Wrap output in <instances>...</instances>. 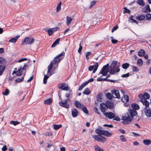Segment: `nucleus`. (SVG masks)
<instances>
[{
  "label": "nucleus",
  "mask_w": 151,
  "mask_h": 151,
  "mask_svg": "<svg viewBox=\"0 0 151 151\" xmlns=\"http://www.w3.org/2000/svg\"><path fill=\"white\" fill-rule=\"evenodd\" d=\"M52 102V99L51 98L47 99L44 101V103L47 105H50Z\"/></svg>",
  "instance_id": "a878e982"
},
{
  "label": "nucleus",
  "mask_w": 151,
  "mask_h": 151,
  "mask_svg": "<svg viewBox=\"0 0 151 151\" xmlns=\"http://www.w3.org/2000/svg\"><path fill=\"white\" fill-rule=\"evenodd\" d=\"M124 98L126 100V102H128L129 101V96L127 95H125L124 96Z\"/></svg>",
  "instance_id": "bf43d9fd"
},
{
  "label": "nucleus",
  "mask_w": 151,
  "mask_h": 151,
  "mask_svg": "<svg viewBox=\"0 0 151 151\" xmlns=\"http://www.w3.org/2000/svg\"><path fill=\"white\" fill-rule=\"evenodd\" d=\"M127 114H129V115L131 116L132 118H133L134 116L137 115V111L133 109H130L129 111V112L127 113Z\"/></svg>",
  "instance_id": "1a4fd4ad"
},
{
  "label": "nucleus",
  "mask_w": 151,
  "mask_h": 151,
  "mask_svg": "<svg viewBox=\"0 0 151 151\" xmlns=\"http://www.w3.org/2000/svg\"><path fill=\"white\" fill-rule=\"evenodd\" d=\"M146 20H150L151 19V14L148 13L146 14Z\"/></svg>",
  "instance_id": "49530a36"
},
{
  "label": "nucleus",
  "mask_w": 151,
  "mask_h": 151,
  "mask_svg": "<svg viewBox=\"0 0 151 151\" xmlns=\"http://www.w3.org/2000/svg\"><path fill=\"white\" fill-rule=\"evenodd\" d=\"M131 66L132 68L133 71L134 72H138L139 71V69L137 67L134 65H132Z\"/></svg>",
  "instance_id": "864d4df0"
},
{
  "label": "nucleus",
  "mask_w": 151,
  "mask_h": 151,
  "mask_svg": "<svg viewBox=\"0 0 151 151\" xmlns=\"http://www.w3.org/2000/svg\"><path fill=\"white\" fill-rule=\"evenodd\" d=\"M143 95L144 96V99H148L150 97V95L147 92H145L143 94Z\"/></svg>",
  "instance_id": "a18cd8bd"
},
{
  "label": "nucleus",
  "mask_w": 151,
  "mask_h": 151,
  "mask_svg": "<svg viewBox=\"0 0 151 151\" xmlns=\"http://www.w3.org/2000/svg\"><path fill=\"white\" fill-rule=\"evenodd\" d=\"M9 93V91L8 89H6L4 92H3V94L4 95L7 96Z\"/></svg>",
  "instance_id": "3c124183"
},
{
  "label": "nucleus",
  "mask_w": 151,
  "mask_h": 151,
  "mask_svg": "<svg viewBox=\"0 0 151 151\" xmlns=\"http://www.w3.org/2000/svg\"><path fill=\"white\" fill-rule=\"evenodd\" d=\"M68 91H69V92L66 93L65 94V97L67 98H69L70 97V94L72 95L73 93L72 90L69 89Z\"/></svg>",
  "instance_id": "473e14b6"
},
{
  "label": "nucleus",
  "mask_w": 151,
  "mask_h": 151,
  "mask_svg": "<svg viewBox=\"0 0 151 151\" xmlns=\"http://www.w3.org/2000/svg\"><path fill=\"white\" fill-rule=\"evenodd\" d=\"M94 148L96 151H104L103 149L98 145H95Z\"/></svg>",
  "instance_id": "58836bf2"
},
{
  "label": "nucleus",
  "mask_w": 151,
  "mask_h": 151,
  "mask_svg": "<svg viewBox=\"0 0 151 151\" xmlns=\"http://www.w3.org/2000/svg\"><path fill=\"white\" fill-rule=\"evenodd\" d=\"M6 66L5 65H0V76L3 74L6 69Z\"/></svg>",
  "instance_id": "f3484780"
},
{
  "label": "nucleus",
  "mask_w": 151,
  "mask_h": 151,
  "mask_svg": "<svg viewBox=\"0 0 151 151\" xmlns=\"http://www.w3.org/2000/svg\"><path fill=\"white\" fill-rule=\"evenodd\" d=\"M82 110L86 114H88V111L86 108V107H85V106L82 105V106L81 107Z\"/></svg>",
  "instance_id": "7c9ffc66"
},
{
  "label": "nucleus",
  "mask_w": 151,
  "mask_h": 151,
  "mask_svg": "<svg viewBox=\"0 0 151 151\" xmlns=\"http://www.w3.org/2000/svg\"><path fill=\"white\" fill-rule=\"evenodd\" d=\"M111 42L113 44H115L117 43L118 42V41L114 39H111Z\"/></svg>",
  "instance_id": "774afa93"
},
{
  "label": "nucleus",
  "mask_w": 151,
  "mask_h": 151,
  "mask_svg": "<svg viewBox=\"0 0 151 151\" xmlns=\"http://www.w3.org/2000/svg\"><path fill=\"white\" fill-rule=\"evenodd\" d=\"M109 71H101L99 73V74H102L103 76H106L108 74V73L109 72Z\"/></svg>",
  "instance_id": "79ce46f5"
},
{
  "label": "nucleus",
  "mask_w": 151,
  "mask_h": 151,
  "mask_svg": "<svg viewBox=\"0 0 151 151\" xmlns=\"http://www.w3.org/2000/svg\"><path fill=\"white\" fill-rule=\"evenodd\" d=\"M137 3L140 6H145V3L143 0H137Z\"/></svg>",
  "instance_id": "e433bc0d"
},
{
  "label": "nucleus",
  "mask_w": 151,
  "mask_h": 151,
  "mask_svg": "<svg viewBox=\"0 0 151 151\" xmlns=\"http://www.w3.org/2000/svg\"><path fill=\"white\" fill-rule=\"evenodd\" d=\"M124 14H125L126 13H127L129 14H130L131 12V11L129 9L127 8L126 7H124Z\"/></svg>",
  "instance_id": "c03bdc74"
},
{
  "label": "nucleus",
  "mask_w": 151,
  "mask_h": 151,
  "mask_svg": "<svg viewBox=\"0 0 151 151\" xmlns=\"http://www.w3.org/2000/svg\"><path fill=\"white\" fill-rule=\"evenodd\" d=\"M143 110L147 116L148 117H151V110L150 109H148L146 108H145Z\"/></svg>",
  "instance_id": "4468645a"
},
{
  "label": "nucleus",
  "mask_w": 151,
  "mask_h": 151,
  "mask_svg": "<svg viewBox=\"0 0 151 151\" xmlns=\"http://www.w3.org/2000/svg\"><path fill=\"white\" fill-rule=\"evenodd\" d=\"M83 49V47L81 45V44L80 43L79 45V47L78 50V52L80 54H81V51Z\"/></svg>",
  "instance_id": "4d7b16f0"
},
{
  "label": "nucleus",
  "mask_w": 151,
  "mask_h": 151,
  "mask_svg": "<svg viewBox=\"0 0 151 151\" xmlns=\"http://www.w3.org/2000/svg\"><path fill=\"white\" fill-rule=\"evenodd\" d=\"M92 137L95 140L102 143L105 142L107 140L106 138L101 135H93Z\"/></svg>",
  "instance_id": "20e7f679"
},
{
  "label": "nucleus",
  "mask_w": 151,
  "mask_h": 151,
  "mask_svg": "<svg viewBox=\"0 0 151 151\" xmlns=\"http://www.w3.org/2000/svg\"><path fill=\"white\" fill-rule=\"evenodd\" d=\"M6 60L1 57H0V64H4L6 63Z\"/></svg>",
  "instance_id": "a19ab883"
},
{
  "label": "nucleus",
  "mask_w": 151,
  "mask_h": 151,
  "mask_svg": "<svg viewBox=\"0 0 151 151\" xmlns=\"http://www.w3.org/2000/svg\"><path fill=\"white\" fill-rule=\"evenodd\" d=\"M44 30L46 32H47L49 36H50L52 35L53 33V31L51 29H48L47 28H45Z\"/></svg>",
  "instance_id": "c756f323"
},
{
  "label": "nucleus",
  "mask_w": 151,
  "mask_h": 151,
  "mask_svg": "<svg viewBox=\"0 0 151 151\" xmlns=\"http://www.w3.org/2000/svg\"><path fill=\"white\" fill-rule=\"evenodd\" d=\"M57 63L56 61L53 60L51 61L50 64L48 67V69L51 70L52 68L53 65H54Z\"/></svg>",
  "instance_id": "4be33fe9"
},
{
  "label": "nucleus",
  "mask_w": 151,
  "mask_h": 151,
  "mask_svg": "<svg viewBox=\"0 0 151 151\" xmlns=\"http://www.w3.org/2000/svg\"><path fill=\"white\" fill-rule=\"evenodd\" d=\"M99 66V63H98L96 62V63L95 64V68H94V70L93 71V73H94L97 70V68Z\"/></svg>",
  "instance_id": "09e8293b"
},
{
  "label": "nucleus",
  "mask_w": 151,
  "mask_h": 151,
  "mask_svg": "<svg viewBox=\"0 0 151 151\" xmlns=\"http://www.w3.org/2000/svg\"><path fill=\"white\" fill-rule=\"evenodd\" d=\"M95 68V65H90L88 68V70L89 71H92Z\"/></svg>",
  "instance_id": "052dcab7"
},
{
  "label": "nucleus",
  "mask_w": 151,
  "mask_h": 151,
  "mask_svg": "<svg viewBox=\"0 0 151 151\" xmlns=\"http://www.w3.org/2000/svg\"><path fill=\"white\" fill-rule=\"evenodd\" d=\"M110 74L113 75L116 73H117L119 72L120 69L119 68V67L117 68V66L116 65H113L112 64H111L110 66Z\"/></svg>",
  "instance_id": "39448f33"
},
{
  "label": "nucleus",
  "mask_w": 151,
  "mask_h": 151,
  "mask_svg": "<svg viewBox=\"0 0 151 151\" xmlns=\"http://www.w3.org/2000/svg\"><path fill=\"white\" fill-rule=\"evenodd\" d=\"M129 76V73H128L126 74L122 75L121 76V77H123V78L127 77L128 76Z\"/></svg>",
  "instance_id": "338daca9"
},
{
  "label": "nucleus",
  "mask_w": 151,
  "mask_h": 151,
  "mask_svg": "<svg viewBox=\"0 0 151 151\" xmlns=\"http://www.w3.org/2000/svg\"><path fill=\"white\" fill-rule=\"evenodd\" d=\"M145 18V16L142 14H141L136 17V19L139 21H142Z\"/></svg>",
  "instance_id": "b1692460"
},
{
  "label": "nucleus",
  "mask_w": 151,
  "mask_h": 151,
  "mask_svg": "<svg viewBox=\"0 0 151 151\" xmlns=\"http://www.w3.org/2000/svg\"><path fill=\"white\" fill-rule=\"evenodd\" d=\"M137 64L138 65L140 66H142L143 64V61L142 59H138L137 60Z\"/></svg>",
  "instance_id": "72a5a7b5"
},
{
  "label": "nucleus",
  "mask_w": 151,
  "mask_h": 151,
  "mask_svg": "<svg viewBox=\"0 0 151 151\" xmlns=\"http://www.w3.org/2000/svg\"><path fill=\"white\" fill-rule=\"evenodd\" d=\"M111 92L112 94L116 96V98L118 99L120 98V95L118 90L115 89L112 90Z\"/></svg>",
  "instance_id": "ddd939ff"
},
{
  "label": "nucleus",
  "mask_w": 151,
  "mask_h": 151,
  "mask_svg": "<svg viewBox=\"0 0 151 151\" xmlns=\"http://www.w3.org/2000/svg\"><path fill=\"white\" fill-rule=\"evenodd\" d=\"M95 132L99 135H103L106 137H110L112 135L111 133L108 131L101 130L99 129H96Z\"/></svg>",
  "instance_id": "f257e3e1"
},
{
  "label": "nucleus",
  "mask_w": 151,
  "mask_h": 151,
  "mask_svg": "<svg viewBox=\"0 0 151 151\" xmlns=\"http://www.w3.org/2000/svg\"><path fill=\"white\" fill-rule=\"evenodd\" d=\"M104 115L106 117L111 119L114 118L115 117V114L111 112L104 113Z\"/></svg>",
  "instance_id": "0eeeda50"
},
{
  "label": "nucleus",
  "mask_w": 151,
  "mask_h": 151,
  "mask_svg": "<svg viewBox=\"0 0 151 151\" xmlns=\"http://www.w3.org/2000/svg\"><path fill=\"white\" fill-rule=\"evenodd\" d=\"M145 54V52L143 49L140 50L138 52V55L139 57L143 56Z\"/></svg>",
  "instance_id": "a211bd4d"
},
{
  "label": "nucleus",
  "mask_w": 151,
  "mask_h": 151,
  "mask_svg": "<svg viewBox=\"0 0 151 151\" xmlns=\"http://www.w3.org/2000/svg\"><path fill=\"white\" fill-rule=\"evenodd\" d=\"M91 93L90 89L88 88H86L84 90L83 93L87 95H89Z\"/></svg>",
  "instance_id": "393cba45"
},
{
  "label": "nucleus",
  "mask_w": 151,
  "mask_h": 151,
  "mask_svg": "<svg viewBox=\"0 0 151 151\" xmlns=\"http://www.w3.org/2000/svg\"><path fill=\"white\" fill-rule=\"evenodd\" d=\"M24 77H22L21 78H17L15 80V81L17 82H20L23 80Z\"/></svg>",
  "instance_id": "5fc2aeb1"
},
{
  "label": "nucleus",
  "mask_w": 151,
  "mask_h": 151,
  "mask_svg": "<svg viewBox=\"0 0 151 151\" xmlns=\"http://www.w3.org/2000/svg\"><path fill=\"white\" fill-rule=\"evenodd\" d=\"M68 100V99H67L66 100H64V102L61 101L59 103V105L65 108H68L69 106V104H67V101Z\"/></svg>",
  "instance_id": "6e6552de"
},
{
  "label": "nucleus",
  "mask_w": 151,
  "mask_h": 151,
  "mask_svg": "<svg viewBox=\"0 0 151 151\" xmlns=\"http://www.w3.org/2000/svg\"><path fill=\"white\" fill-rule=\"evenodd\" d=\"M97 101L98 102L99 101V102H101V100L102 99L101 95V93H100L98 94V95L96 96Z\"/></svg>",
  "instance_id": "c9c22d12"
},
{
  "label": "nucleus",
  "mask_w": 151,
  "mask_h": 151,
  "mask_svg": "<svg viewBox=\"0 0 151 151\" xmlns=\"http://www.w3.org/2000/svg\"><path fill=\"white\" fill-rule=\"evenodd\" d=\"M96 1H92L91 4L90 8H91L94 5H95L96 4Z\"/></svg>",
  "instance_id": "6e6d98bb"
},
{
  "label": "nucleus",
  "mask_w": 151,
  "mask_h": 151,
  "mask_svg": "<svg viewBox=\"0 0 151 151\" xmlns=\"http://www.w3.org/2000/svg\"><path fill=\"white\" fill-rule=\"evenodd\" d=\"M106 96L107 99L110 100L112 99L113 97L115 98V97L113 95L110 93H106Z\"/></svg>",
  "instance_id": "bb28decb"
},
{
  "label": "nucleus",
  "mask_w": 151,
  "mask_h": 151,
  "mask_svg": "<svg viewBox=\"0 0 151 151\" xmlns=\"http://www.w3.org/2000/svg\"><path fill=\"white\" fill-rule=\"evenodd\" d=\"M45 135L46 136H51L52 135V134L51 132H47L45 133Z\"/></svg>",
  "instance_id": "e2e57ef3"
},
{
  "label": "nucleus",
  "mask_w": 151,
  "mask_h": 151,
  "mask_svg": "<svg viewBox=\"0 0 151 151\" xmlns=\"http://www.w3.org/2000/svg\"><path fill=\"white\" fill-rule=\"evenodd\" d=\"M143 143L146 145H148L151 143V141L149 139H145L143 140Z\"/></svg>",
  "instance_id": "4c0bfd02"
},
{
  "label": "nucleus",
  "mask_w": 151,
  "mask_h": 151,
  "mask_svg": "<svg viewBox=\"0 0 151 151\" xmlns=\"http://www.w3.org/2000/svg\"><path fill=\"white\" fill-rule=\"evenodd\" d=\"M27 60V59L26 58H22V59L18 60V62L20 63V62H23L24 61Z\"/></svg>",
  "instance_id": "69168bd1"
},
{
  "label": "nucleus",
  "mask_w": 151,
  "mask_h": 151,
  "mask_svg": "<svg viewBox=\"0 0 151 151\" xmlns=\"http://www.w3.org/2000/svg\"><path fill=\"white\" fill-rule=\"evenodd\" d=\"M118 28V27L117 25H116L114 27H113V29L111 30V32H114L115 30L117 29Z\"/></svg>",
  "instance_id": "0e129e2a"
},
{
  "label": "nucleus",
  "mask_w": 151,
  "mask_h": 151,
  "mask_svg": "<svg viewBox=\"0 0 151 151\" xmlns=\"http://www.w3.org/2000/svg\"><path fill=\"white\" fill-rule=\"evenodd\" d=\"M49 76L47 75H45L43 79V83L46 84L47 83V80L49 78Z\"/></svg>",
  "instance_id": "37998d69"
},
{
  "label": "nucleus",
  "mask_w": 151,
  "mask_h": 151,
  "mask_svg": "<svg viewBox=\"0 0 151 151\" xmlns=\"http://www.w3.org/2000/svg\"><path fill=\"white\" fill-rule=\"evenodd\" d=\"M120 139L121 141L123 142H124L126 141L127 140L125 138V137L123 135H122L120 136Z\"/></svg>",
  "instance_id": "603ef678"
},
{
  "label": "nucleus",
  "mask_w": 151,
  "mask_h": 151,
  "mask_svg": "<svg viewBox=\"0 0 151 151\" xmlns=\"http://www.w3.org/2000/svg\"><path fill=\"white\" fill-rule=\"evenodd\" d=\"M65 52L63 51L61 53L55 57L53 60L57 63L61 61L63 58L62 56H64Z\"/></svg>",
  "instance_id": "423d86ee"
},
{
  "label": "nucleus",
  "mask_w": 151,
  "mask_h": 151,
  "mask_svg": "<svg viewBox=\"0 0 151 151\" xmlns=\"http://www.w3.org/2000/svg\"><path fill=\"white\" fill-rule=\"evenodd\" d=\"M131 107L133 109L136 110L139 109V105L136 103H132L131 104Z\"/></svg>",
  "instance_id": "6ab92c4d"
},
{
  "label": "nucleus",
  "mask_w": 151,
  "mask_h": 151,
  "mask_svg": "<svg viewBox=\"0 0 151 151\" xmlns=\"http://www.w3.org/2000/svg\"><path fill=\"white\" fill-rule=\"evenodd\" d=\"M62 126L61 124L57 125L54 124L53 125V128L55 130H58Z\"/></svg>",
  "instance_id": "ea45409f"
},
{
  "label": "nucleus",
  "mask_w": 151,
  "mask_h": 151,
  "mask_svg": "<svg viewBox=\"0 0 151 151\" xmlns=\"http://www.w3.org/2000/svg\"><path fill=\"white\" fill-rule=\"evenodd\" d=\"M35 40L33 37H26L24 39L23 41L22 42L21 45H24V43L25 44H32L35 41Z\"/></svg>",
  "instance_id": "f03ea898"
},
{
  "label": "nucleus",
  "mask_w": 151,
  "mask_h": 151,
  "mask_svg": "<svg viewBox=\"0 0 151 151\" xmlns=\"http://www.w3.org/2000/svg\"><path fill=\"white\" fill-rule=\"evenodd\" d=\"M72 115L73 117H76L77 116L78 112L76 109H71Z\"/></svg>",
  "instance_id": "dca6fc26"
},
{
  "label": "nucleus",
  "mask_w": 151,
  "mask_h": 151,
  "mask_svg": "<svg viewBox=\"0 0 151 151\" xmlns=\"http://www.w3.org/2000/svg\"><path fill=\"white\" fill-rule=\"evenodd\" d=\"M129 63H123L122 65V67L124 69H126L129 66Z\"/></svg>",
  "instance_id": "2f4dec72"
},
{
  "label": "nucleus",
  "mask_w": 151,
  "mask_h": 151,
  "mask_svg": "<svg viewBox=\"0 0 151 151\" xmlns=\"http://www.w3.org/2000/svg\"><path fill=\"white\" fill-rule=\"evenodd\" d=\"M127 115L122 117V119L123 120L122 123L124 125L127 124L131 122L133 118H132L129 115V114H127Z\"/></svg>",
  "instance_id": "7ed1b4c3"
},
{
  "label": "nucleus",
  "mask_w": 151,
  "mask_h": 151,
  "mask_svg": "<svg viewBox=\"0 0 151 151\" xmlns=\"http://www.w3.org/2000/svg\"><path fill=\"white\" fill-rule=\"evenodd\" d=\"M72 19L68 16L66 17V24L67 26H68L71 22Z\"/></svg>",
  "instance_id": "c85d7f7f"
},
{
  "label": "nucleus",
  "mask_w": 151,
  "mask_h": 151,
  "mask_svg": "<svg viewBox=\"0 0 151 151\" xmlns=\"http://www.w3.org/2000/svg\"><path fill=\"white\" fill-rule=\"evenodd\" d=\"M109 67V64H107L106 65H104L103 68H102L101 71H109L108 68Z\"/></svg>",
  "instance_id": "cd10ccee"
},
{
  "label": "nucleus",
  "mask_w": 151,
  "mask_h": 151,
  "mask_svg": "<svg viewBox=\"0 0 151 151\" xmlns=\"http://www.w3.org/2000/svg\"><path fill=\"white\" fill-rule=\"evenodd\" d=\"M105 105L107 108L110 109H112L114 106V104L112 102H110L109 101H107L106 102Z\"/></svg>",
  "instance_id": "9b49d317"
},
{
  "label": "nucleus",
  "mask_w": 151,
  "mask_h": 151,
  "mask_svg": "<svg viewBox=\"0 0 151 151\" xmlns=\"http://www.w3.org/2000/svg\"><path fill=\"white\" fill-rule=\"evenodd\" d=\"M74 104L76 107L78 108H81L82 106L81 104L77 101H75Z\"/></svg>",
  "instance_id": "f704fd0d"
},
{
  "label": "nucleus",
  "mask_w": 151,
  "mask_h": 151,
  "mask_svg": "<svg viewBox=\"0 0 151 151\" xmlns=\"http://www.w3.org/2000/svg\"><path fill=\"white\" fill-rule=\"evenodd\" d=\"M59 88L63 90L68 91L70 87L68 86V85L67 84L65 86V84L64 83H61V86L58 87Z\"/></svg>",
  "instance_id": "9d476101"
},
{
  "label": "nucleus",
  "mask_w": 151,
  "mask_h": 151,
  "mask_svg": "<svg viewBox=\"0 0 151 151\" xmlns=\"http://www.w3.org/2000/svg\"><path fill=\"white\" fill-rule=\"evenodd\" d=\"M60 40V38H58L51 45V47H53L56 46L57 45H58L59 43V41Z\"/></svg>",
  "instance_id": "5701e85b"
},
{
  "label": "nucleus",
  "mask_w": 151,
  "mask_h": 151,
  "mask_svg": "<svg viewBox=\"0 0 151 151\" xmlns=\"http://www.w3.org/2000/svg\"><path fill=\"white\" fill-rule=\"evenodd\" d=\"M140 101L145 106V108H147L149 106V103L147 100L145 99L144 101L140 100Z\"/></svg>",
  "instance_id": "412c9836"
},
{
  "label": "nucleus",
  "mask_w": 151,
  "mask_h": 151,
  "mask_svg": "<svg viewBox=\"0 0 151 151\" xmlns=\"http://www.w3.org/2000/svg\"><path fill=\"white\" fill-rule=\"evenodd\" d=\"M19 35H17L14 37L11 38L9 41L12 43H15L17 42V39L19 38Z\"/></svg>",
  "instance_id": "aec40b11"
},
{
  "label": "nucleus",
  "mask_w": 151,
  "mask_h": 151,
  "mask_svg": "<svg viewBox=\"0 0 151 151\" xmlns=\"http://www.w3.org/2000/svg\"><path fill=\"white\" fill-rule=\"evenodd\" d=\"M138 96L141 100H142L144 99V96L142 94H139L138 95Z\"/></svg>",
  "instance_id": "680f3d73"
},
{
  "label": "nucleus",
  "mask_w": 151,
  "mask_h": 151,
  "mask_svg": "<svg viewBox=\"0 0 151 151\" xmlns=\"http://www.w3.org/2000/svg\"><path fill=\"white\" fill-rule=\"evenodd\" d=\"M133 16L132 15H131V16L130 17V19L132 21L131 22V23H135L136 24H137L138 23V22H137L136 20H135L134 19H133Z\"/></svg>",
  "instance_id": "8fccbe9b"
},
{
  "label": "nucleus",
  "mask_w": 151,
  "mask_h": 151,
  "mask_svg": "<svg viewBox=\"0 0 151 151\" xmlns=\"http://www.w3.org/2000/svg\"><path fill=\"white\" fill-rule=\"evenodd\" d=\"M151 11V10L149 5H147L144 8H143L142 10V11L143 13L150 12Z\"/></svg>",
  "instance_id": "2eb2a0df"
},
{
  "label": "nucleus",
  "mask_w": 151,
  "mask_h": 151,
  "mask_svg": "<svg viewBox=\"0 0 151 151\" xmlns=\"http://www.w3.org/2000/svg\"><path fill=\"white\" fill-rule=\"evenodd\" d=\"M20 122H18L17 121H11L10 122V124H12L14 126L16 125H17L20 124Z\"/></svg>",
  "instance_id": "de8ad7c7"
},
{
  "label": "nucleus",
  "mask_w": 151,
  "mask_h": 151,
  "mask_svg": "<svg viewBox=\"0 0 151 151\" xmlns=\"http://www.w3.org/2000/svg\"><path fill=\"white\" fill-rule=\"evenodd\" d=\"M7 148H8V150L9 151H13L16 150V149H15L14 147H10L8 146V147H7L6 145H4V146L1 148L2 151H6L7 150Z\"/></svg>",
  "instance_id": "f8f14e48"
},
{
  "label": "nucleus",
  "mask_w": 151,
  "mask_h": 151,
  "mask_svg": "<svg viewBox=\"0 0 151 151\" xmlns=\"http://www.w3.org/2000/svg\"><path fill=\"white\" fill-rule=\"evenodd\" d=\"M91 54V52H86V58L87 60H88L89 59V58L88 57Z\"/></svg>",
  "instance_id": "13d9d810"
}]
</instances>
